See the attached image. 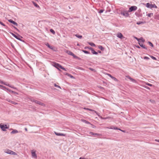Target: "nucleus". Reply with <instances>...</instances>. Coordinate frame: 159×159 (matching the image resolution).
Here are the masks:
<instances>
[{"instance_id": "46", "label": "nucleus", "mask_w": 159, "mask_h": 159, "mask_svg": "<svg viewBox=\"0 0 159 159\" xmlns=\"http://www.w3.org/2000/svg\"><path fill=\"white\" fill-rule=\"evenodd\" d=\"M140 39H141V40H141V41H142V42H143V43L144 42V41H145V40L144 39H143L142 38H140Z\"/></svg>"}, {"instance_id": "3", "label": "nucleus", "mask_w": 159, "mask_h": 159, "mask_svg": "<svg viewBox=\"0 0 159 159\" xmlns=\"http://www.w3.org/2000/svg\"><path fill=\"white\" fill-rule=\"evenodd\" d=\"M0 127L4 131L6 130V129H8V127L6 125H2V124H0Z\"/></svg>"}, {"instance_id": "58", "label": "nucleus", "mask_w": 159, "mask_h": 159, "mask_svg": "<svg viewBox=\"0 0 159 159\" xmlns=\"http://www.w3.org/2000/svg\"><path fill=\"white\" fill-rule=\"evenodd\" d=\"M84 108L85 109H86V110H89V108Z\"/></svg>"}, {"instance_id": "36", "label": "nucleus", "mask_w": 159, "mask_h": 159, "mask_svg": "<svg viewBox=\"0 0 159 159\" xmlns=\"http://www.w3.org/2000/svg\"><path fill=\"white\" fill-rule=\"evenodd\" d=\"M144 23L142 21H139V22H137V25H140V24H143Z\"/></svg>"}, {"instance_id": "54", "label": "nucleus", "mask_w": 159, "mask_h": 159, "mask_svg": "<svg viewBox=\"0 0 159 159\" xmlns=\"http://www.w3.org/2000/svg\"><path fill=\"white\" fill-rule=\"evenodd\" d=\"M90 124L92 126V127L93 128H95L96 127L94 125H93L92 124Z\"/></svg>"}, {"instance_id": "64", "label": "nucleus", "mask_w": 159, "mask_h": 159, "mask_svg": "<svg viewBox=\"0 0 159 159\" xmlns=\"http://www.w3.org/2000/svg\"><path fill=\"white\" fill-rule=\"evenodd\" d=\"M25 131H27V128H25Z\"/></svg>"}, {"instance_id": "26", "label": "nucleus", "mask_w": 159, "mask_h": 159, "mask_svg": "<svg viewBox=\"0 0 159 159\" xmlns=\"http://www.w3.org/2000/svg\"><path fill=\"white\" fill-rule=\"evenodd\" d=\"M91 46H93V47H95V45L94 43H93L91 42H89L88 43Z\"/></svg>"}, {"instance_id": "12", "label": "nucleus", "mask_w": 159, "mask_h": 159, "mask_svg": "<svg viewBox=\"0 0 159 159\" xmlns=\"http://www.w3.org/2000/svg\"><path fill=\"white\" fill-rule=\"evenodd\" d=\"M107 75L108 76H109V77H110L111 78H112L113 80L115 81H118V80L115 77L112 76L111 74H108Z\"/></svg>"}, {"instance_id": "5", "label": "nucleus", "mask_w": 159, "mask_h": 159, "mask_svg": "<svg viewBox=\"0 0 159 159\" xmlns=\"http://www.w3.org/2000/svg\"><path fill=\"white\" fill-rule=\"evenodd\" d=\"M137 9V7L135 6H132L129 8V12H132L136 10Z\"/></svg>"}, {"instance_id": "38", "label": "nucleus", "mask_w": 159, "mask_h": 159, "mask_svg": "<svg viewBox=\"0 0 159 159\" xmlns=\"http://www.w3.org/2000/svg\"><path fill=\"white\" fill-rule=\"evenodd\" d=\"M10 103L15 105L17 104V103L12 101H11L10 102Z\"/></svg>"}, {"instance_id": "30", "label": "nucleus", "mask_w": 159, "mask_h": 159, "mask_svg": "<svg viewBox=\"0 0 159 159\" xmlns=\"http://www.w3.org/2000/svg\"><path fill=\"white\" fill-rule=\"evenodd\" d=\"M50 31L53 34H55V31H54V30L52 29H51L50 30Z\"/></svg>"}, {"instance_id": "13", "label": "nucleus", "mask_w": 159, "mask_h": 159, "mask_svg": "<svg viewBox=\"0 0 159 159\" xmlns=\"http://www.w3.org/2000/svg\"><path fill=\"white\" fill-rule=\"evenodd\" d=\"M139 44L141 47L146 50H147V48L144 45H143V44L141 43H139Z\"/></svg>"}, {"instance_id": "62", "label": "nucleus", "mask_w": 159, "mask_h": 159, "mask_svg": "<svg viewBox=\"0 0 159 159\" xmlns=\"http://www.w3.org/2000/svg\"><path fill=\"white\" fill-rule=\"evenodd\" d=\"M122 132L124 133H125L126 131H125V130H122Z\"/></svg>"}, {"instance_id": "7", "label": "nucleus", "mask_w": 159, "mask_h": 159, "mask_svg": "<svg viewBox=\"0 0 159 159\" xmlns=\"http://www.w3.org/2000/svg\"><path fill=\"white\" fill-rule=\"evenodd\" d=\"M89 133L91 135H94L95 137H98L99 136H100L102 135L101 134L98 133H95L92 132H90Z\"/></svg>"}, {"instance_id": "37", "label": "nucleus", "mask_w": 159, "mask_h": 159, "mask_svg": "<svg viewBox=\"0 0 159 159\" xmlns=\"http://www.w3.org/2000/svg\"><path fill=\"white\" fill-rule=\"evenodd\" d=\"M60 68L61 69H62L63 70H64L66 71V69L65 68H64V67H63V66H62L61 65Z\"/></svg>"}, {"instance_id": "21", "label": "nucleus", "mask_w": 159, "mask_h": 159, "mask_svg": "<svg viewBox=\"0 0 159 159\" xmlns=\"http://www.w3.org/2000/svg\"><path fill=\"white\" fill-rule=\"evenodd\" d=\"M46 45L49 48L52 49L53 47L52 46H51L48 43H47L46 44Z\"/></svg>"}, {"instance_id": "4", "label": "nucleus", "mask_w": 159, "mask_h": 159, "mask_svg": "<svg viewBox=\"0 0 159 159\" xmlns=\"http://www.w3.org/2000/svg\"><path fill=\"white\" fill-rule=\"evenodd\" d=\"M52 65L55 67L56 68H57L58 70H60V67L61 66V65L57 63L56 62H53V64H52Z\"/></svg>"}, {"instance_id": "61", "label": "nucleus", "mask_w": 159, "mask_h": 159, "mask_svg": "<svg viewBox=\"0 0 159 159\" xmlns=\"http://www.w3.org/2000/svg\"><path fill=\"white\" fill-rule=\"evenodd\" d=\"M3 85L0 84V87L3 88Z\"/></svg>"}, {"instance_id": "10", "label": "nucleus", "mask_w": 159, "mask_h": 159, "mask_svg": "<svg viewBox=\"0 0 159 159\" xmlns=\"http://www.w3.org/2000/svg\"><path fill=\"white\" fill-rule=\"evenodd\" d=\"M117 36L119 38L122 39L123 38H124L123 35L120 33H118L117 34Z\"/></svg>"}, {"instance_id": "6", "label": "nucleus", "mask_w": 159, "mask_h": 159, "mask_svg": "<svg viewBox=\"0 0 159 159\" xmlns=\"http://www.w3.org/2000/svg\"><path fill=\"white\" fill-rule=\"evenodd\" d=\"M3 88L6 89L9 92H11L12 93H13L14 94H18V93L16 92H15L14 91H12L11 90H10V89L7 88L5 86H3Z\"/></svg>"}, {"instance_id": "55", "label": "nucleus", "mask_w": 159, "mask_h": 159, "mask_svg": "<svg viewBox=\"0 0 159 159\" xmlns=\"http://www.w3.org/2000/svg\"><path fill=\"white\" fill-rule=\"evenodd\" d=\"M38 101L37 100H36L35 101V102H34L35 103H36L37 104L38 103Z\"/></svg>"}, {"instance_id": "40", "label": "nucleus", "mask_w": 159, "mask_h": 159, "mask_svg": "<svg viewBox=\"0 0 159 159\" xmlns=\"http://www.w3.org/2000/svg\"><path fill=\"white\" fill-rule=\"evenodd\" d=\"M30 100L31 101H32V102H35V101L36 100L34 99V98H31L30 99Z\"/></svg>"}, {"instance_id": "63", "label": "nucleus", "mask_w": 159, "mask_h": 159, "mask_svg": "<svg viewBox=\"0 0 159 159\" xmlns=\"http://www.w3.org/2000/svg\"><path fill=\"white\" fill-rule=\"evenodd\" d=\"M79 159H85L84 158H82L81 157H80V158Z\"/></svg>"}, {"instance_id": "42", "label": "nucleus", "mask_w": 159, "mask_h": 159, "mask_svg": "<svg viewBox=\"0 0 159 159\" xmlns=\"http://www.w3.org/2000/svg\"><path fill=\"white\" fill-rule=\"evenodd\" d=\"M104 11V10L102 9H101L99 10V11H98V13H101L103 12Z\"/></svg>"}, {"instance_id": "59", "label": "nucleus", "mask_w": 159, "mask_h": 159, "mask_svg": "<svg viewBox=\"0 0 159 159\" xmlns=\"http://www.w3.org/2000/svg\"><path fill=\"white\" fill-rule=\"evenodd\" d=\"M99 88H100L101 89H104V88H103V87H101V86H100V87H99Z\"/></svg>"}, {"instance_id": "41", "label": "nucleus", "mask_w": 159, "mask_h": 159, "mask_svg": "<svg viewBox=\"0 0 159 159\" xmlns=\"http://www.w3.org/2000/svg\"><path fill=\"white\" fill-rule=\"evenodd\" d=\"M54 85L55 87L61 89V87L57 85L56 84H54Z\"/></svg>"}, {"instance_id": "43", "label": "nucleus", "mask_w": 159, "mask_h": 159, "mask_svg": "<svg viewBox=\"0 0 159 159\" xmlns=\"http://www.w3.org/2000/svg\"><path fill=\"white\" fill-rule=\"evenodd\" d=\"M151 57L153 60H157L156 58L155 57H153V56H151Z\"/></svg>"}, {"instance_id": "33", "label": "nucleus", "mask_w": 159, "mask_h": 159, "mask_svg": "<svg viewBox=\"0 0 159 159\" xmlns=\"http://www.w3.org/2000/svg\"><path fill=\"white\" fill-rule=\"evenodd\" d=\"M6 86H8L10 87V88H13V89H14V87L13 86L11 85H10V84H7Z\"/></svg>"}, {"instance_id": "27", "label": "nucleus", "mask_w": 159, "mask_h": 159, "mask_svg": "<svg viewBox=\"0 0 159 159\" xmlns=\"http://www.w3.org/2000/svg\"><path fill=\"white\" fill-rule=\"evenodd\" d=\"M148 43L150 46H151L152 47H153L154 45L151 42L148 41Z\"/></svg>"}, {"instance_id": "22", "label": "nucleus", "mask_w": 159, "mask_h": 159, "mask_svg": "<svg viewBox=\"0 0 159 159\" xmlns=\"http://www.w3.org/2000/svg\"><path fill=\"white\" fill-rule=\"evenodd\" d=\"M81 120L83 122H84V123H85L86 124H91V123L89 122L88 121H87L86 120H84V119H82Z\"/></svg>"}, {"instance_id": "8", "label": "nucleus", "mask_w": 159, "mask_h": 159, "mask_svg": "<svg viewBox=\"0 0 159 159\" xmlns=\"http://www.w3.org/2000/svg\"><path fill=\"white\" fill-rule=\"evenodd\" d=\"M126 77L128 79H129L133 83H136V81L135 80L131 78L129 76L127 75L126 76Z\"/></svg>"}, {"instance_id": "16", "label": "nucleus", "mask_w": 159, "mask_h": 159, "mask_svg": "<svg viewBox=\"0 0 159 159\" xmlns=\"http://www.w3.org/2000/svg\"><path fill=\"white\" fill-rule=\"evenodd\" d=\"M11 150H9L8 149H6L5 150L4 152L10 154L11 153Z\"/></svg>"}, {"instance_id": "19", "label": "nucleus", "mask_w": 159, "mask_h": 159, "mask_svg": "<svg viewBox=\"0 0 159 159\" xmlns=\"http://www.w3.org/2000/svg\"><path fill=\"white\" fill-rule=\"evenodd\" d=\"M18 133V131L16 129H13L11 132V134H15Z\"/></svg>"}, {"instance_id": "25", "label": "nucleus", "mask_w": 159, "mask_h": 159, "mask_svg": "<svg viewBox=\"0 0 159 159\" xmlns=\"http://www.w3.org/2000/svg\"><path fill=\"white\" fill-rule=\"evenodd\" d=\"M98 48L102 51H103L104 50V48L101 45H99L98 46Z\"/></svg>"}, {"instance_id": "14", "label": "nucleus", "mask_w": 159, "mask_h": 159, "mask_svg": "<svg viewBox=\"0 0 159 159\" xmlns=\"http://www.w3.org/2000/svg\"><path fill=\"white\" fill-rule=\"evenodd\" d=\"M55 134L57 136H65V134H64L58 133L56 132H55Z\"/></svg>"}, {"instance_id": "17", "label": "nucleus", "mask_w": 159, "mask_h": 159, "mask_svg": "<svg viewBox=\"0 0 159 159\" xmlns=\"http://www.w3.org/2000/svg\"><path fill=\"white\" fill-rule=\"evenodd\" d=\"M65 74L66 75L68 76H69L71 78L75 79V77L74 76H73L72 75L69 74V73H65Z\"/></svg>"}, {"instance_id": "23", "label": "nucleus", "mask_w": 159, "mask_h": 159, "mask_svg": "<svg viewBox=\"0 0 159 159\" xmlns=\"http://www.w3.org/2000/svg\"><path fill=\"white\" fill-rule=\"evenodd\" d=\"M107 128L109 129H118V128L117 127H108Z\"/></svg>"}, {"instance_id": "57", "label": "nucleus", "mask_w": 159, "mask_h": 159, "mask_svg": "<svg viewBox=\"0 0 159 159\" xmlns=\"http://www.w3.org/2000/svg\"><path fill=\"white\" fill-rule=\"evenodd\" d=\"M145 88H146V89H150L148 87H147V86L145 87Z\"/></svg>"}, {"instance_id": "50", "label": "nucleus", "mask_w": 159, "mask_h": 159, "mask_svg": "<svg viewBox=\"0 0 159 159\" xmlns=\"http://www.w3.org/2000/svg\"><path fill=\"white\" fill-rule=\"evenodd\" d=\"M7 101H8V102H9L10 103V102L11 101V100H10L9 99H7Z\"/></svg>"}, {"instance_id": "29", "label": "nucleus", "mask_w": 159, "mask_h": 159, "mask_svg": "<svg viewBox=\"0 0 159 159\" xmlns=\"http://www.w3.org/2000/svg\"><path fill=\"white\" fill-rule=\"evenodd\" d=\"M75 36L79 39H81L82 38V36L81 35H79L78 34H76L75 35Z\"/></svg>"}, {"instance_id": "60", "label": "nucleus", "mask_w": 159, "mask_h": 159, "mask_svg": "<svg viewBox=\"0 0 159 159\" xmlns=\"http://www.w3.org/2000/svg\"><path fill=\"white\" fill-rule=\"evenodd\" d=\"M98 52L99 53H101V52L100 51V50H98Z\"/></svg>"}, {"instance_id": "48", "label": "nucleus", "mask_w": 159, "mask_h": 159, "mask_svg": "<svg viewBox=\"0 0 159 159\" xmlns=\"http://www.w3.org/2000/svg\"><path fill=\"white\" fill-rule=\"evenodd\" d=\"M147 85L148 86H152V85L151 84H150L149 83H147Z\"/></svg>"}, {"instance_id": "51", "label": "nucleus", "mask_w": 159, "mask_h": 159, "mask_svg": "<svg viewBox=\"0 0 159 159\" xmlns=\"http://www.w3.org/2000/svg\"><path fill=\"white\" fill-rule=\"evenodd\" d=\"M90 47H84L85 49H86L87 48H89H89Z\"/></svg>"}, {"instance_id": "31", "label": "nucleus", "mask_w": 159, "mask_h": 159, "mask_svg": "<svg viewBox=\"0 0 159 159\" xmlns=\"http://www.w3.org/2000/svg\"><path fill=\"white\" fill-rule=\"evenodd\" d=\"M0 83L4 84L5 85H7V84L6 83L3 82V81L1 80L0 81Z\"/></svg>"}, {"instance_id": "2", "label": "nucleus", "mask_w": 159, "mask_h": 159, "mask_svg": "<svg viewBox=\"0 0 159 159\" xmlns=\"http://www.w3.org/2000/svg\"><path fill=\"white\" fill-rule=\"evenodd\" d=\"M146 6L148 8H157V7L155 4H152L149 3H148L146 4Z\"/></svg>"}, {"instance_id": "47", "label": "nucleus", "mask_w": 159, "mask_h": 159, "mask_svg": "<svg viewBox=\"0 0 159 159\" xmlns=\"http://www.w3.org/2000/svg\"><path fill=\"white\" fill-rule=\"evenodd\" d=\"M144 58L145 59H147V60H148V59H149V57H144Z\"/></svg>"}, {"instance_id": "15", "label": "nucleus", "mask_w": 159, "mask_h": 159, "mask_svg": "<svg viewBox=\"0 0 159 159\" xmlns=\"http://www.w3.org/2000/svg\"><path fill=\"white\" fill-rule=\"evenodd\" d=\"M32 157H33L36 158L37 155L35 152H31Z\"/></svg>"}, {"instance_id": "56", "label": "nucleus", "mask_w": 159, "mask_h": 159, "mask_svg": "<svg viewBox=\"0 0 159 159\" xmlns=\"http://www.w3.org/2000/svg\"><path fill=\"white\" fill-rule=\"evenodd\" d=\"M155 141L156 142H157L159 143V139H155Z\"/></svg>"}, {"instance_id": "34", "label": "nucleus", "mask_w": 159, "mask_h": 159, "mask_svg": "<svg viewBox=\"0 0 159 159\" xmlns=\"http://www.w3.org/2000/svg\"><path fill=\"white\" fill-rule=\"evenodd\" d=\"M134 38L136 40H137L139 42V43L141 40V39H140V38L138 39V38L136 37H134Z\"/></svg>"}, {"instance_id": "28", "label": "nucleus", "mask_w": 159, "mask_h": 159, "mask_svg": "<svg viewBox=\"0 0 159 159\" xmlns=\"http://www.w3.org/2000/svg\"><path fill=\"white\" fill-rule=\"evenodd\" d=\"M33 4L34 5V6L37 7H39V6L35 2H33Z\"/></svg>"}, {"instance_id": "39", "label": "nucleus", "mask_w": 159, "mask_h": 159, "mask_svg": "<svg viewBox=\"0 0 159 159\" xmlns=\"http://www.w3.org/2000/svg\"><path fill=\"white\" fill-rule=\"evenodd\" d=\"M153 14L152 13H149L147 15L149 17H151V16H152Z\"/></svg>"}, {"instance_id": "11", "label": "nucleus", "mask_w": 159, "mask_h": 159, "mask_svg": "<svg viewBox=\"0 0 159 159\" xmlns=\"http://www.w3.org/2000/svg\"><path fill=\"white\" fill-rule=\"evenodd\" d=\"M8 21L10 22V23L13 24L14 25H16V26H18V24L16 23V22L14 21H13V20H12L11 19H10V20H8Z\"/></svg>"}, {"instance_id": "32", "label": "nucleus", "mask_w": 159, "mask_h": 159, "mask_svg": "<svg viewBox=\"0 0 159 159\" xmlns=\"http://www.w3.org/2000/svg\"><path fill=\"white\" fill-rule=\"evenodd\" d=\"M82 51L84 53H85L88 54H90V52H88V51H87L84 50H83Z\"/></svg>"}, {"instance_id": "45", "label": "nucleus", "mask_w": 159, "mask_h": 159, "mask_svg": "<svg viewBox=\"0 0 159 159\" xmlns=\"http://www.w3.org/2000/svg\"><path fill=\"white\" fill-rule=\"evenodd\" d=\"M0 24L3 26H6V25L3 23L1 21H0Z\"/></svg>"}, {"instance_id": "18", "label": "nucleus", "mask_w": 159, "mask_h": 159, "mask_svg": "<svg viewBox=\"0 0 159 159\" xmlns=\"http://www.w3.org/2000/svg\"><path fill=\"white\" fill-rule=\"evenodd\" d=\"M124 16H125L126 17H127L129 16V14L128 12H123L121 13Z\"/></svg>"}, {"instance_id": "1", "label": "nucleus", "mask_w": 159, "mask_h": 159, "mask_svg": "<svg viewBox=\"0 0 159 159\" xmlns=\"http://www.w3.org/2000/svg\"><path fill=\"white\" fill-rule=\"evenodd\" d=\"M10 33L17 39L20 41H22V40L20 38H22V37L19 34H17V35H16V34H14L12 32H10Z\"/></svg>"}, {"instance_id": "53", "label": "nucleus", "mask_w": 159, "mask_h": 159, "mask_svg": "<svg viewBox=\"0 0 159 159\" xmlns=\"http://www.w3.org/2000/svg\"><path fill=\"white\" fill-rule=\"evenodd\" d=\"M72 56H73L74 58H76L77 57L74 54Z\"/></svg>"}, {"instance_id": "44", "label": "nucleus", "mask_w": 159, "mask_h": 159, "mask_svg": "<svg viewBox=\"0 0 159 159\" xmlns=\"http://www.w3.org/2000/svg\"><path fill=\"white\" fill-rule=\"evenodd\" d=\"M89 110L91 111H94L95 113H96L97 114V111H94V110H92V109H89Z\"/></svg>"}, {"instance_id": "24", "label": "nucleus", "mask_w": 159, "mask_h": 159, "mask_svg": "<svg viewBox=\"0 0 159 159\" xmlns=\"http://www.w3.org/2000/svg\"><path fill=\"white\" fill-rule=\"evenodd\" d=\"M67 53H68V54L71 56L73 55H74V53L72 52L69 51H67Z\"/></svg>"}, {"instance_id": "49", "label": "nucleus", "mask_w": 159, "mask_h": 159, "mask_svg": "<svg viewBox=\"0 0 159 159\" xmlns=\"http://www.w3.org/2000/svg\"><path fill=\"white\" fill-rule=\"evenodd\" d=\"M78 69H80V70H83V69L81 67H78L77 68Z\"/></svg>"}, {"instance_id": "9", "label": "nucleus", "mask_w": 159, "mask_h": 159, "mask_svg": "<svg viewBox=\"0 0 159 159\" xmlns=\"http://www.w3.org/2000/svg\"><path fill=\"white\" fill-rule=\"evenodd\" d=\"M89 49L92 52L93 54L95 55H97L98 54V52H96L93 48L89 47Z\"/></svg>"}, {"instance_id": "20", "label": "nucleus", "mask_w": 159, "mask_h": 159, "mask_svg": "<svg viewBox=\"0 0 159 159\" xmlns=\"http://www.w3.org/2000/svg\"><path fill=\"white\" fill-rule=\"evenodd\" d=\"M39 105L42 106H43L44 107L45 106V105L43 102H42L39 101H38V103H37Z\"/></svg>"}, {"instance_id": "52", "label": "nucleus", "mask_w": 159, "mask_h": 159, "mask_svg": "<svg viewBox=\"0 0 159 159\" xmlns=\"http://www.w3.org/2000/svg\"><path fill=\"white\" fill-rule=\"evenodd\" d=\"M136 48H140V47L138 45L136 46Z\"/></svg>"}, {"instance_id": "35", "label": "nucleus", "mask_w": 159, "mask_h": 159, "mask_svg": "<svg viewBox=\"0 0 159 159\" xmlns=\"http://www.w3.org/2000/svg\"><path fill=\"white\" fill-rule=\"evenodd\" d=\"M10 154L13 155H16L17 154L15 152L11 151Z\"/></svg>"}]
</instances>
